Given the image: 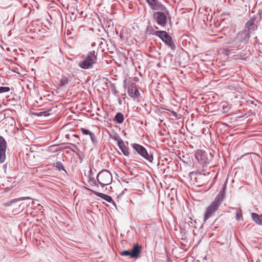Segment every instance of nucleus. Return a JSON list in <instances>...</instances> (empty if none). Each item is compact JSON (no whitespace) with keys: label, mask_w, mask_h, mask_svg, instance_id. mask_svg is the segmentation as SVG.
Segmentation results:
<instances>
[{"label":"nucleus","mask_w":262,"mask_h":262,"mask_svg":"<svg viewBox=\"0 0 262 262\" xmlns=\"http://www.w3.org/2000/svg\"><path fill=\"white\" fill-rule=\"evenodd\" d=\"M195 157L196 160L203 164H207L209 163L211 159H209L207 156V154L203 150H198L195 154Z\"/></svg>","instance_id":"9d476101"},{"label":"nucleus","mask_w":262,"mask_h":262,"mask_svg":"<svg viewBox=\"0 0 262 262\" xmlns=\"http://www.w3.org/2000/svg\"><path fill=\"white\" fill-rule=\"evenodd\" d=\"M72 145H73V146H74L76 149H77V148H78L77 146H76L75 145H74V144H72Z\"/></svg>","instance_id":"72a5a7b5"},{"label":"nucleus","mask_w":262,"mask_h":262,"mask_svg":"<svg viewBox=\"0 0 262 262\" xmlns=\"http://www.w3.org/2000/svg\"><path fill=\"white\" fill-rule=\"evenodd\" d=\"M227 182H225L222 186L221 190L220 191L219 194L215 198L217 200L223 202L225 195V191L226 189Z\"/></svg>","instance_id":"f3484780"},{"label":"nucleus","mask_w":262,"mask_h":262,"mask_svg":"<svg viewBox=\"0 0 262 262\" xmlns=\"http://www.w3.org/2000/svg\"><path fill=\"white\" fill-rule=\"evenodd\" d=\"M97 52L90 51L86 56L82 57V60L78 62V66L84 70L91 69L97 62Z\"/></svg>","instance_id":"f03ea898"},{"label":"nucleus","mask_w":262,"mask_h":262,"mask_svg":"<svg viewBox=\"0 0 262 262\" xmlns=\"http://www.w3.org/2000/svg\"><path fill=\"white\" fill-rule=\"evenodd\" d=\"M155 35L159 37L171 50L176 49L172 37L165 31H156Z\"/></svg>","instance_id":"423d86ee"},{"label":"nucleus","mask_w":262,"mask_h":262,"mask_svg":"<svg viewBox=\"0 0 262 262\" xmlns=\"http://www.w3.org/2000/svg\"><path fill=\"white\" fill-rule=\"evenodd\" d=\"M88 189L92 192H93V193L96 195V196H99L100 198H101V199H103L104 200L107 201V202L108 203H114L112 198L108 195H107V194H104V193H100V192H97V191H93L91 189Z\"/></svg>","instance_id":"dca6fc26"},{"label":"nucleus","mask_w":262,"mask_h":262,"mask_svg":"<svg viewBox=\"0 0 262 262\" xmlns=\"http://www.w3.org/2000/svg\"><path fill=\"white\" fill-rule=\"evenodd\" d=\"M235 218L236 220H239L241 218H242V215L240 214L238 212H236Z\"/></svg>","instance_id":"c756f323"},{"label":"nucleus","mask_w":262,"mask_h":262,"mask_svg":"<svg viewBox=\"0 0 262 262\" xmlns=\"http://www.w3.org/2000/svg\"><path fill=\"white\" fill-rule=\"evenodd\" d=\"M88 183L91 186H96L98 187V184L97 183V179L96 180L94 176V173L93 172L92 169L90 167L88 172Z\"/></svg>","instance_id":"4468645a"},{"label":"nucleus","mask_w":262,"mask_h":262,"mask_svg":"<svg viewBox=\"0 0 262 262\" xmlns=\"http://www.w3.org/2000/svg\"><path fill=\"white\" fill-rule=\"evenodd\" d=\"M257 28V22L256 21L255 18L250 19L245 25V28L242 31H246L249 35L250 33L255 31Z\"/></svg>","instance_id":"6e6552de"},{"label":"nucleus","mask_w":262,"mask_h":262,"mask_svg":"<svg viewBox=\"0 0 262 262\" xmlns=\"http://www.w3.org/2000/svg\"><path fill=\"white\" fill-rule=\"evenodd\" d=\"M210 158H211L212 157V155L211 154H210Z\"/></svg>","instance_id":"e433bc0d"},{"label":"nucleus","mask_w":262,"mask_h":262,"mask_svg":"<svg viewBox=\"0 0 262 262\" xmlns=\"http://www.w3.org/2000/svg\"><path fill=\"white\" fill-rule=\"evenodd\" d=\"M80 129L81 131V132L82 133V134L85 135H89L90 136L91 135V134H92L93 133L87 129L82 128V127L80 128Z\"/></svg>","instance_id":"a878e982"},{"label":"nucleus","mask_w":262,"mask_h":262,"mask_svg":"<svg viewBox=\"0 0 262 262\" xmlns=\"http://www.w3.org/2000/svg\"><path fill=\"white\" fill-rule=\"evenodd\" d=\"M150 8L153 10H163L165 8L164 5L158 0H146Z\"/></svg>","instance_id":"ddd939ff"},{"label":"nucleus","mask_w":262,"mask_h":262,"mask_svg":"<svg viewBox=\"0 0 262 262\" xmlns=\"http://www.w3.org/2000/svg\"><path fill=\"white\" fill-rule=\"evenodd\" d=\"M6 165H5L4 166V168H6Z\"/></svg>","instance_id":"4c0bfd02"},{"label":"nucleus","mask_w":262,"mask_h":262,"mask_svg":"<svg viewBox=\"0 0 262 262\" xmlns=\"http://www.w3.org/2000/svg\"><path fill=\"white\" fill-rule=\"evenodd\" d=\"M6 165H5L4 166V168H6Z\"/></svg>","instance_id":"58836bf2"},{"label":"nucleus","mask_w":262,"mask_h":262,"mask_svg":"<svg viewBox=\"0 0 262 262\" xmlns=\"http://www.w3.org/2000/svg\"><path fill=\"white\" fill-rule=\"evenodd\" d=\"M128 94L134 100H138L140 95L138 89L134 83L128 86Z\"/></svg>","instance_id":"1a4fd4ad"},{"label":"nucleus","mask_w":262,"mask_h":262,"mask_svg":"<svg viewBox=\"0 0 262 262\" xmlns=\"http://www.w3.org/2000/svg\"><path fill=\"white\" fill-rule=\"evenodd\" d=\"M250 37V35L246 31H240L228 37L220 36L216 38L215 41L222 44L228 45L229 48H233L237 50L248 42Z\"/></svg>","instance_id":"f257e3e1"},{"label":"nucleus","mask_w":262,"mask_h":262,"mask_svg":"<svg viewBox=\"0 0 262 262\" xmlns=\"http://www.w3.org/2000/svg\"><path fill=\"white\" fill-rule=\"evenodd\" d=\"M113 139L117 142L118 146L123 152V155L125 156H128L129 155V152L128 151V147L125 146L121 138L120 137L117 136L114 137Z\"/></svg>","instance_id":"f8f14e48"},{"label":"nucleus","mask_w":262,"mask_h":262,"mask_svg":"<svg viewBox=\"0 0 262 262\" xmlns=\"http://www.w3.org/2000/svg\"><path fill=\"white\" fill-rule=\"evenodd\" d=\"M222 202L215 199L210 205L206 208L204 216V222H206L218 210L222 204Z\"/></svg>","instance_id":"0eeeda50"},{"label":"nucleus","mask_w":262,"mask_h":262,"mask_svg":"<svg viewBox=\"0 0 262 262\" xmlns=\"http://www.w3.org/2000/svg\"><path fill=\"white\" fill-rule=\"evenodd\" d=\"M10 90L9 87L7 86H1L0 87V93H3L5 92H8Z\"/></svg>","instance_id":"bb28decb"},{"label":"nucleus","mask_w":262,"mask_h":262,"mask_svg":"<svg viewBox=\"0 0 262 262\" xmlns=\"http://www.w3.org/2000/svg\"><path fill=\"white\" fill-rule=\"evenodd\" d=\"M54 166L59 170H64L66 172V170L64 169V166L61 162H56V163L54 164Z\"/></svg>","instance_id":"5701e85b"},{"label":"nucleus","mask_w":262,"mask_h":262,"mask_svg":"<svg viewBox=\"0 0 262 262\" xmlns=\"http://www.w3.org/2000/svg\"><path fill=\"white\" fill-rule=\"evenodd\" d=\"M90 137L91 140L92 144L94 145H97L98 143V140H97V137L95 136V134L94 133H92L90 135Z\"/></svg>","instance_id":"b1692460"},{"label":"nucleus","mask_w":262,"mask_h":262,"mask_svg":"<svg viewBox=\"0 0 262 262\" xmlns=\"http://www.w3.org/2000/svg\"><path fill=\"white\" fill-rule=\"evenodd\" d=\"M124 116L121 113H117L115 116L113 120L119 124H121L124 121Z\"/></svg>","instance_id":"6ab92c4d"},{"label":"nucleus","mask_w":262,"mask_h":262,"mask_svg":"<svg viewBox=\"0 0 262 262\" xmlns=\"http://www.w3.org/2000/svg\"><path fill=\"white\" fill-rule=\"evenodd\" d=\"M6 141L0 136V163H3L6 159Z\"/></svg>","instance_id":"9b49d317"},{"label":"nucleus","mask_w":262,"mask_h":262,"mask_svg":"<svg viewBox=\"0 0 262 262\" xmlns=\"http://www.w3.org/2000/svg\"><path fill=\"white\" fill-rule=\"evenodd\" d=\"M27 199H29V198L28 197H27V198L21 197V198H17V199H13V200H11L10 201L7 202V203H6L5 204V206H10L12 204H13L14 203H16V202H18V201L25 200H26Z\"/></svg>","instance_id":"412c9836"},{"label":"nucleus","mask_w":262,"mask_h":262,"mask_svg":"<svg viewBox=\"0 0 262 262\" xmlns=\"http://www.w3.org/2000/svg\"><path fill=\"white\" fill-rule=\"evenodd\" d=\"M51 111V109H48L47 110H43L42 111L37 112L36 113H34V114L37 116H39V117H41V116L47 117L50 115V114L49 113V112Z\"/></svg>","instance_id":"aec40b11"},{"label":"nucleus","mask_w":262,"mask_h":262,"mask_svg":"<svg viewBox=\"0 0 262 262\" xmlns=\"http://www.w3.org/2000/svg\"><path fill=\"white\" fill-rule=\"evenodd\" d=\"M111 91L115 96L118 97L119 92L117 90L115 84L114 83L111 84Z\"/></svg>","instance_id":"393cba45"},{"label":"nucleus","mask_w":262,"mask_h":262,"mask_svg":"<svg viewBox=\"0 0 262 262\" xmlns=\"http://www.w3.org/2000/svg\"><path fill=\"white\" fill-rule=\"evenodd\" d=\"M72 135L73 138H76V140H73V142L79 144V141L80 140L79 136L75 135V134H72Z\"/></svg>","instance_id":"c85d7f7f"},{"label":"nucleus","mask_w":262,"mask_h":262,"mask_svg":"<svg viewBox=\"0 0 262 262\" xmlns=\"http://www.w3.org/2000/svg\"><path fill=\"white\" fill-rule=\"evenodd\" d=\"M142 247L138 244H135L130 250L131 257L138 258L141 253Z\"/></svg>","instance_id":"2eb2a0df"},{"label":"nucleus","mask_w":262,"mask_h":262,"mask_svg":"<svg viewBox=\"0 0 262 262\" xmlns=\"http://www.w3.org/2000/svg\"><path fill=\"white\" fill-rule=\"evenodd\" d=\"M69 83L68 78L66 76H62L61 80L60 81L59 85L60 86H64L66 85Z\"/></svg>","instance_id":"4be33fe9"},{"label":"nucleus","mask_w":262,"mask_h":262,"mask_svg":"<svg viewBox=\"0 0 262 262\" xmlns=\"http://www.w3.org/2000/svg\"><path fill=\"white\" fill-rule=\"evenodd\" d=\"M226 108H227V106H225L224 105H223V109L224 110H225L224 111L225 112H227V111L226 110Z\"/></svg>","instance_id":"2f4dec72"},{"label":"nucleus","mask_w":262,"mask_h":262,"mask_svg":"<svg viewBox=\"0 0 262 262\" xmlns=\"http://www.w3.org/2000/svg\"><path fill=\"white\" fill-rule=\"evenodd\" d=\"M97 183L102 187L105 185L110 184L112 182V176L111 173L106 169H103L100 171L96 177Z\"/></svg>","instance_id":"39448f33"},{"label":"nucleus","mask_w":262,"mask_h":262,"mask_svg":"<svg viewBox=\"0 0 262 262\" xmlns=\"http://www.w3.org/2000/svg\"><path fill=\"white\" fill-rule=\"evenodd\" d=\"M132 146L134 150L135 154H137L140 155L148 162L150 163L152 162L154 160L152 154L150 152L148 153L146 149L144 146L137 143L132 144Z\"/></svg>","instance_id":"20e7f679"},{"label":"nucleus","mask_w":262,"mask_h":262,"mask_svg":"<svg viewBox=\"0 0 262 262\" xmlns=\"http://www.w3.org/2000/svg\"><path fill=\"white\" fill-rule=\"evenodd\" d=\"M71 150H72V151L75 152L74 149H71Z\"/></svg>","instance_id":"c9c22d12"},{"label":"nucleus","mask_w":262,"mask_h":262,"mask_svg":"<svg viewBox=\"0 0 262 262\" xmlns=\"http://www.w3.org/2000/svg\"><path fill=\"white\" fill-rule=\"evenodd\" d=\"M118 99V101L120 104H121V98L118 96V97H117Z\"/></svg>","instance_id":"473e14b6"},{"label":"nucleus","mask_w":262,"mask_h":262,"mask_svg":"<svg viewBox=\"0 0 262 262\" xmlns=\"http://www.w3.org/2000/svg\"><path fill=\"white\" fill-rule=\"evenodd\" d=\"M120 254L122 256H130L131 257L130 251L128 250H124L121 252Z\"/></svg>","instance_id":"cd10ccee"},{"label":"nucleus","mask_w":262,"mask_h":262,"mask_svg":"<svg viewBox=\"0 0 262 262\" xmlns=\"http://www.w3.org/2000/svg\"><path fill=\"white\" fill-rule=\"evenodd\" d=\"M251 218L252 220L257 225H262V215H259L256 213H251Z\"/></svg>","instance_id":"a211bd4d"},{"label":"nucleus","mask_w":262,"mask_h":262,"mask_svg":"<svg viewBox=\"0 0 262 262\" xmlns=\"http://www.w3.org/2000/svg\"><path fill=\"white\" fill-rule=\"evenodd\" d=\"M173 115L174 116H176V115H177V113H176V112H173Z\"/></svg>","instance_id":"f704fd0d"},{"label":"nucleus","mask_w":262,"mask_h":262,"mask_svg":"<svg viewBox=\"0 0 262 262\" xmlns=\"http://www.w3.org/2000/svg\"><path fill=\"white\" fill-rule=\"evenodd\" d=\"M66 138L69 140L73 141V137L72 135H67L66 136Z\"/></svg>","instance_id":"7c9ffc66"},{"label":"nucleus","mask_w":262,"mask_h":262,"mask_svg":"<svg viewBox=\"0 0 262 262\" xmlns=\"http://www.w3.org/2000/svg\"><path fill=\"white\" fill-rule=\"evenodd\" d=\"M158 11L154 13V19L158 25L164 27L167 25L168 17L170 16L169 12L165 7L164 10Z\"/></svg>","instance_id":"7ed1b4c3"}]
</instances>
